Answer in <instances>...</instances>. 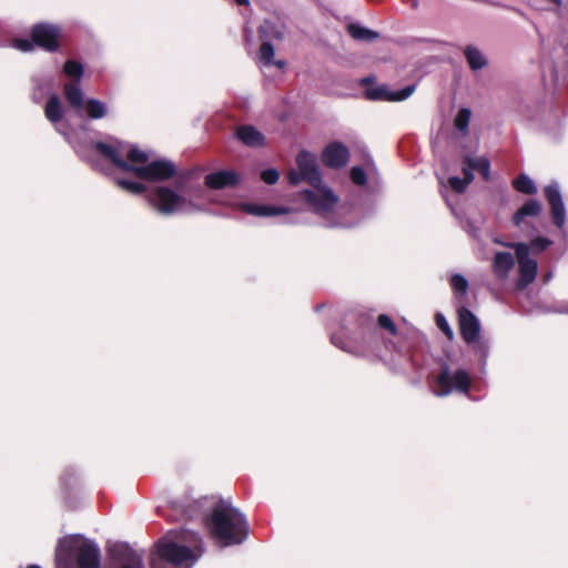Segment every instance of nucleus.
<instances>
[{"instance_id":"obj_1","label":"nucleus","mask_w":568,"mask_h":568,"mask_svg":"<svg viewBox=\"0 0 568 568\" xmlns=\"http://www.w3.org/2000/svg\"><path fill=\"white\" fill-rule=\"evenodd\" d=\"M296 170L288 172L287 179L291 185H297L305 181L311 189L300 193L301 200L310 211L325 220L326 227H353L356 223L345 222L337 217L338 196L332 189L323 184L322 174L315 155L302 151L296 158Z\"/></svg>"},{"instance_id":"obj_2","label":"nucleus","mask_w":568,"mask_h":568,"mask_svg":"<svg viewBox=\"0 0 568 568\" xmlns=\"http://www.w3.org/2000/svg\"><path fill=\"white\" fill-rule=\"evenodd\" d=\"M203 501H206V498L175 501L173 508L181 509L183 518H202L220 546L230 547L243 544L248 535V523L245 515L230 501L223 499L215 503L210 515H204Z\"/></svg>"},{"instance_id":"obj_3","label":"nucleus","mask_w":568,"mask_h":568,"mask_svg":"<svg viewBox=\"0 0 568 568\" xmlns=\"http://www.w3.org/2000/svg\"><path fill=\"white\" fill-rule=\"evenodd\" d=\"M71 146L82 161L100 172L113 166L130 173L133 162H144L149 159L148 152L112 135L95 141L90 138V130L87 135L78 136Z\"/></svg>"},{"instance_id":"obj_4","label":"nucleus","mask_w":568,"mask_h":568,"mask_svg":"<svg viewBox=\"0 0 568 568\" xmlns=\"http://www.w3.org/2000/svg\"><path fill=\"white\" fill-rule=\"evenodd\" d=\"M114 182L119 187L131 194L139 195L145 193L149 205L163 216L192 213L199 210V206L187 197L191 187L182 176L174 180V187L158 185L150 190L144 181L141 180L133 181L125 178H115Z\"/></svg>"},{"instance_id":"obj_5","label":"nucleus","mask_w":568,"mask_h":568,"mask_svg":"<svg viewBox=\"0 0 568 568\" xmlns=\"http://www.w3.org/2000/svg\"><path fill=\"white\" fill-rule=\"evenodd\" d=\"M203 551L201 535L182 529L176 540L165 538L158 541L151 568H192Z\"/></svg>"},{"instance_id":"obj_6","label":"nucleus","mask_w":568,"mask_h":568,"mask_svg":"<svg viewBox=\"0 0 568 568\" xmlns=\"http://www.w3.org/2000/svg\"><path fill=\"white\" fill-rule=\"evenodd\" d=\"M58 568H101L98 544L81 535L63 537L55 549Z\"/></svg>"},{"instance_id":"obj_7","label":"nucleus","mask_w":568,"mask_h":568,"mask_svg":"<svg viewBox=\"0 0 568 568\" xmlns=\"http://www.w3.org/2000/svg\"><path fill=\"white\" fill-rule=\"evenodd\" d=\"M378 331L372 323H363L358 329L348 332L342 329L331 336L336 347L355 356H366L372 353L378 342Z\"/></svg>"},{"instance_id":"obj_8","label":"nucleus","mask_w":568,"mask_h":568,"mask_svg":"<svg viewBox=\"0 0 568 568\" xmlns=\"http://www.w3.org/2000/svg\"><path fill=\"white\" fill-rule=\"evenodd\" d=\"M63 114L64 108L60 97L57 93L50 94L44 105V115L55 131L72 145L78 136L88 134L89 124L81 123L77 128H72L68 121H63Z\"/></svg>"},{"instance_id":"obj_9","label":"nucleus","mask_w":568,"mask_h":568,"mask_svg":"<svg viewBox=\"0 0 568 568\" xmlns=\"http://www.w3.org/2000/svg\"><path fill=\"white\" fill-rule=\"evenodd\" d=\"M471 379L465 369L452 371L449 366L444 363L440 366V372L435 379L433 393L438 397H445L456 392L459 394L468 393Z\"/></svg>"},{"instance_id":"obj_10","label":"nucleus","mask_w":568,"mask_h":568,"mask_svg":"<svg viewBox=\"0 0 568 568\" xmlns=\"http://www.w3.org/2000/svg\"><path fill=\"white\" fill-rule=\"evenodd\" d=\"M175 164L166 159L151 160L144 162H133L131 172L138 180L160 183L169 181L176 176Z\"/></svg>"},{"instance_id":"obj_11","label":"nucleus","mask_w":568,"mask_h":568,"mask_svg":"<svg viewBox=\"0 0 568 568\" xmlns=\"http://www.w3.org/2000/svg\"><path fill=\"white\" fill-rule=\"evenodd\" d=\"M507 247L513 248L515 251L519 273V277L516 283V288L518 291H523L529 284H531L537 276V261L529 256V246L524 242L507 244Z\"/></svg>"},{"instance_id":"obj_12","label":"nucleus","mask_w":568,"mask_h":568,"mask_svg":"<svg viewBox=\"0 0 568 568\" xmlns=\"http://www.w3.org/2000/svg\"><path fill=\"white\" fill-rule=\"evenodd\" d=\"M260 38L262 40V44L260 48L258 59L264 67L275 65L278 69H283L286 63L283 60H274L275 49L273 43L271 42V38H275L281 40L283 38V33L280 30H276L271 22H264L258 29Z\"/></svg>"},{"instance_id":"obj_13","label":"nucleus","mask_w":568,"mask_h":568,"mask_svg":"<svg viewBox=\"0 0 568 568\" xmlns=\"http://www.w3.org/2000/svg\"><path fill=\"white\" fill-rule=\"evenodd\" d=\"M544 193L550 207L551 221L555 226L561 230L566 224V207L559 184L551 182L545 186Z\"/></svg>"},{"instance_id":"obj_14","label":"nucleus","mask_w":568,"mask_h":568,"mask_svg":"<svg viewBox=\"0 0 568 568\" xmlns=\"http://www.w3.org/2000/svg\"><path fill=\"white\" fill-rule=\"evenodd\" d=\"M59 36L58 26L44 22L36 24L31 31L32 42L50 52L59 49Z\"/></svg>"},{"instance_id":"obj_15","label":"nucleus","mask_w":568,"mask_h":568,"mask_svg":"<svg viewBox=\"0 0 568 568\" xmlns=\"http://www.w3.org/2000/svg\"><path fill=\"white\" fill-rule=\"evenodd\" d=\"M416 89L415 84L406 85L397 91H389L385 84L365 90V98L371 101H404L409 98Z\"/></svg>"},{"instance_id":"obj_16","label":"nucleus","mask_w":568,"mask_h":568,"mask_svg":"<svg viewBox=\"0 0 568 568\" xmlns=\"http://www.w3.org/2000/svg\"><path fill=\"white\" fill-rule=\"evenodd\" d=\"M460 334L465 343H471L480 336V323L474 313L465 306H458Z\"/></svg>"},{"instance_id":"obj_17","label":"nucleus","mask_w":568,"mask_h":568,"mask_svg":"<svg viewBox=\"0 0 568 568\" xmlns=\"http://www.w3.org/2000/svg\"><path fill=\"white\" fill-rule=\"evenodd\" d=\"M241 181V175L233 170H219L205 175V185L212 190H222L236 186Z\"/></svg>"},{"instance_id":"obj_18","label":"nucleus","mask_w":568,"mask_h":568,"mask_svg":"<svg viewBox=\"0 0 568 568\" xmlns=\"http://www.w3.org/2000/svg\"><path fill=\"white\" fill-rule=\"evenodd\" d=\"M349 158L348 149L341 142L329 143L322 153V161L328 168H342Z\"/></svg>"},{"instance_id":"obj_19","label":"nucleus","mask_w":568,"mask_h":568,"mask_svg":"<svg viewBox=\"0 0 568 568\" xmlns=\"http://www.w3.org/2000/svg\"><path fill=\"white\" fill-rule=\"evenodd\" d=\"M119 568H145L143 556L126 544L118 545L113 550Z\"/></svg>"},{"instance_id":"obj_20","label":"nucleus","mask_w":568,"mask_h":568,"mask_svg":"<svg viewBox=\"0 0 568 568\" xmlns=\"http://www.w3.org/2000/svg\"><path fill=\"white\" fill-rule=\"evenodd\" d=\"M31 83V99L34 103H40L52 90L55 80L50 73H38L32 77Z\"/></svg>"},{"instance_id":"obj_21","label":"nucleus","mask_w":568,"mask_h":568,"mask_svg":"<svg viewBox=\"0 0 568 568\" xmlns=\"http://www.w3.org/2000/svg\"><path fill=\"white\" fill-rule=\"evenodd\" d=\"M239 209L241 211L245 212L246 214L254 215V216H261V217L276 216V215L287 214L290 212V210L285 206L256 204V203H248V202L240 203Z\"/></svg>"},{"instance_id":"obj_22","label":"nucleus","mask_w":568,"mask_h":568,"mask_svg":"<svg viewBox=\"0 0 568 568\" xmlns=\"http://www.w3.org/2000/svg\"><path fill=\"white\" fill-rule=\"evenodd\" d=\"M235 136L248 148H262L265 144V136L253 125L244 124L236 129Z\"/></svg>"},{"instance_id":"obj_23","label":"nucleus","mask_w":568,"mask_h":568,"mask_svg":"<svg viewBox=\"0 0 568 568\" xmlns=\"http://www.w3.org/2000/svg\"><path fill=\"white\" fill-rule=\"evenodd\" d=\"M63 97L70 108L80 112L85 102L81 82L68 81L63 84Z\"/></svg>"},{"instance_id":"obj_24","label":"nucleus","mask_w":568,"mask_h":568,"mask_svg":"<svg viewBox=\"0 0 568 568\" xmlns=\"http://www.w3.org/2000/svg\"><path fill=\"white\" fill-rule=\"evenodd\" d=\"M464 58L473 72L480 71L488 67L489 60L486 54L476 45L468 44L463 49Z\"/></svg>"},{"instance_id":"obj_25","label":"nucleus","mask_w":568,"mask_h":568,"mask_svg":"<svg viewBox=\"0 0 568 568\" xmlns=\"http://www.w3.org/2000/svg\"><path fill=\"white\" fill-rule=\"evenodd\" d=\"M81 111L92 121L104 119L110 114L109 105L97 98L87 99Z\"/></svg>"},{"instance_id":"obj_26","label":"nucleus","mask_w":568,"mask_h":568,"mask_svg":"<svg viewBox=\"0 0 568 568\" xmlns=\"http://www.w3.org/2000/svg\"><path fill=\"white\" fill-rule=\"evenodd\" d=\"M515 265V260L511 253L509 252H497L493 260V271L495 275L505 280L508 277L509 272L513 270Z\"/></svg>"},{"instance_id":"obj_27","label":"nucleus","mask_w":568,"mask_h":568,"mask_svg":"<svg viewBox=\"0 0 568 568\" xmlns=\"http://www.w3.org/2000/svg\"><path fill=\"white\" fill-rule=\"evenodd\" d=\"M542 211V205L538 200H527L523 206L514 214L513 223L519 226L526 217H537Z\"/></svg>"},{"instance_id":"obj_28","label":"nucleus","mask_w":568,"mask_h":568,"mask_svg":"<svg viewBox=\"0 0 568 568\" xmlns=\"http://www.w3.org/2000/svg\"><path fill=\"white\" fill-rule=\"evenodd\" d=\"M448 281L456 303L458 306H463L462 304L466 300L469 287L467 278L463 274L454 273L449 276Z\"/></svg>"},{"instance_id":"obj_29","label":"nucleus","mask_w":568,"mask_h":568,"mask_svg":"<svg viewBox=\"0 0 568 568\" xmlns=\"http://www.w3.org/2000/svg\"><path fill=\"white\" fill-rule=\"evenodd\" d=\"M349 36L358 41L373 42L378 39L379 33L359 23H349L347 27Z\"/></svg>"},{"instance_id":"obj_30","label":"nucleus","mask_w":568,"mask_h":568,"mask_svg":"<svg viewBox=\"0 0 568 568\" xmlns=\"http://www.w3.org/2000/svg\"><path fill=\"white\" fill-rule=\"evenodd\" d=\"M471 347L474 354L478 357L481 366H485L487 363V358L489 356L490 345L487 339L481 338L480 336L476 337L471 343H466Z\"/></svg>"},{"instance_id":"obj_31","label":"nucleus","mask_w":568,"mask_h":568,"mask_svg":"<svg viewBox=\"0 0 568 568\" xmlns=\"http://www.w3.org/2000/svg\"><path fill=\"white\" fill-rule=\"evenodd\" d=\"M62 71L69 81L81 82L84 74L83 64L77 60H67L63 64Z\"/></svg>"},{"instance_id":"obj_32","label":"nucleus","mask_w":568,"mask_h":568,"mask_svg":"<svg viewBox=\"0 0 568 568\" xmlns=\"http://www.w3.org/2000/svg\"><path fill=\"white\" fill-rule=\"evenodd\" d=\"M465 164H469L473 166L474 171H478L479 174L483 176L484 180H488L490 175V162L487 158L479 156V158H473V156H466L464 160Z\"/></svg>"},{"instance_id":"obj_33","label":"nucleus","mask_w":568,"mask_h":568,"mask_svg":"<svg viewBox=\"0 0 568 568\" xmlns=\"http://www.w3.org/2000/svg\"><path fill=\"white\" fill-rule=\"evenodd\" d=\"M513 184L514 187L523 194L532 195L537 193L535 182L526 174H520L514 180Z\"/></svg>"},{"instance_id":"obj_34","label":"nucleus","mask_w":568,"mask_h":568,"mask_svg":"<svg viewBox=\"0 0 568 568\" xmlns=\"http://www.w3.org/2000/svg\"><path fill=\"white\" fill-rule=\"evenodd\" d=\"M471 116V111L468 108H462L455 119H454V126L456 130L466 133L468 131L469 121Z\"/></svg>"},{"instance_id":"obj_35","label":"nucleus","mask_w":568,"mask_h":568,"mask_svg":"<svg viewBox=\"0 0 568 568\" xmlns=\"http://www.w3.org/2000/svg\"><path fill=\"white\" fill-rule=\"evenodd\" d=\"M541 310L544 313L568 314V302L556 301L550 305H542Z\"/></svg>"},{"instance_id":"obj_36","label":"nucleus","mask_w":568,"mask_h":568,"mask_svg":"<svg viewBox=\"0 0 568 568\" xmlns=\"http://www.w3.org/2000/svg\"><path fill=\"white\" fill-rule=\"evenodd\" d=\"M377 324L381 328L388 331L392 335L397 334V327L388 315L381 314L377 318Z\"/></svg>"},{"instance_id":"obj_37","label":"nucleus","mask_w":568,"mask_h":568,"mask_svg":"<svg viewBox=\"0 0 568 568\" xmlns=\"http://www.w3.org/2000/svg\"><path fill=\"white\" fill-rule=\"evenodd\" d=\"M550 245L551 241L549 239L539 236L534 239L528 246L529 251L531 250L532 252L539 253L548 248Z\"/></svg>"},{"instance_id":"obj_38","label":"nucleus","mask_w":568,"mask_h":568,"mask_svg":"<svg viewBox=\"0 0 568 568\" xmlns=\"http://www.w3.org/2000/svg\"><path fill=\"white\" fill-rule=\"evenodd\" d=\"M435 321H436V325L438 326V328L448 337V338H453L454 336V333H453V329L450 328L446 317L442 314V313H437L436 316H435Z\"/></svg>"},{"instance_id":"obj_39","label":"nucleus","mask_w":568,"mask_h":568,"mask_svg":"<svg viewBox=\"0 0 568 568\" xmlns=\"http://www.w3.org/2000/svg\"><path fill=\"white\" fill-rule=\"evenodd\" d=\"M351 180L354 184L365 185L366 184V173L361 166H354L351 170Z\"/></svg>"},{"instance_id":"obj_40","label":"nucleus","mask_w":568,"mask_h":568,"mask_svg":"<svg viewBox=\"0 0 568 568\" xmlns=\"http://www.w3.org/2000/svg\"><path fill=\"white\" fill-rule=\"evenodd\" d=\"M278 178L280 173L275 169H266L261 173V179L268 185L275 184L278 181Z\"/></svg>"},{"instance_id":"obj_41","label":"nucleus","mask_w":568,"mask_h":568,"mask_svg":"<svg viewBox=\"0 0 568 568\" xmlns=\"http://www.w3.org/2000/svg\"><path fill=\"white\" fill-rule=\"evenodd\" d=\"M448 184L457 193H463L469 185L467 181L459 176H450L448 179Z\"/></svg>"},{"instance_id":"obj_42","label":"nucleus","mask_w":568,"mask_h":568,"mask_svg":"<svg viewBox=\"0 0 568 568\" xmlns=\"http://www.w3.org/2000/svg\"><path fill=\"white\" fill-rule=\"evenodd\" d=\"M14 47L23 52H28L33 49V43L26 39H19L16 41Z\"/></svg>"},{"instance_id":"obj_43","label":"nucleus","mask_w":568,"mask_h":568,"mask_svg":"<svg viewBox=\"0 0 568 568\" xmlns=\"http://www.w3.org/2000/svg\"><path fill=\"white\" fill-rule=\"evenodd\" d=\"M474 169L471 165L469 164H465L464 163V166H463V174H464V180L467 181L468 184H470L474 180V173H473Z\"/></svg>"},{"instance_id":"obj_44","label":"nucleus","mask_w":568,"mask_h":568,"mask_svg":"<svg viewBox=\"0 0 568 568\" xmlns=\"http://www.w3.org/2000/svg\"><path fill=\"white\" fill-rule=\"evenodd\" d=\"M75 474L74 469L72 468H69L67 469L63 475L61 476V481H62V485L67 486L69 485V477H73Z\"/></svg>"},{"instance_id":"obj_45","label":"nucleus","mask_w":568,"mask_h":568,"mask_svg":"<svg viewBox=\"0 0 568 568\" xmlns=\"http://www.w3.org/2000/svg\"><path fill=\"white\" fill-rule=\"evenodd\" d=\"M554 274L551 271L547 272L545 275H544V282L545 283H548L549 281H551Z\"/></svg>"},{"instance_id":"obj_46","label":"nucleus","mask_w":568,"mask_h":568,"mask_svg":"<svg viewBox=\"0 0 568 568\" xmlns=\"http://www.w3.org/2000/svg\"><path fill=\"white\" fill-rule=\"evenodd\" d=\"M234 2L237 4V6H248L250 4V0H234Z\"/></svg>"},{"instance_id":"obj_47","label":"nucleus","mask_w":568,"mask_h":568,"mask_svg":"<svg viewBox=\"0 0 568 568\" xmlns=\"http://www.w3.org/2000/svg\"><path fill=\"white\" fill-rule=\"evenodd\" d=\"M373 80H374V78H373V77H366V78L362 79V81H361V82H362L363 84H368V83H372V82H373Z\"/></svg>"},{"instance_id":"obj_48","label":"nucleus","mask_w":568,"mask_h":568,"mask_svg":"<svg viewBox=\"0 0 568 568\" xmlns=\"http://www.w3.org/2000/svg\"><path fill=\"white\" fill-rule=\"evenodd\" d=\"M470 235H471L474 239L478 237V230H477V229H471V230H470Z\"/></svg>"},{"instance_id":"obj_49","label":"nucleus","mask_w":568,"mask_h":568,"mask_svg":"<svg viewBox=\"0 0 568 568\" xmlns=\"http://www.w3.org/2000/svg\"><path fill=\"white\" fill-rule=\"evenodd\" d=\"M495 242H496V243H498V244H501V245H504V246H507V244H508V243H503V242H500V240H495Z\"/></svg>"},{"instance_id":"obj_50","label":"nucleus","mask_w":568,"mask_h":568,"mask_svg":"<svg viewBox=\"0 0 568 568\" xmlns=\"http://www.w3.org/2000/svg\"><path fill=\"white\" fill-rule=\"evenodd\" d=\"M27 568H41L39 565H29Z\"/></svg>"}]
</instances>
